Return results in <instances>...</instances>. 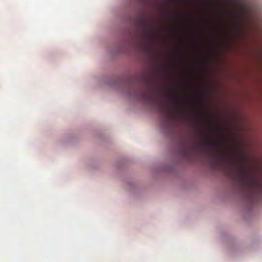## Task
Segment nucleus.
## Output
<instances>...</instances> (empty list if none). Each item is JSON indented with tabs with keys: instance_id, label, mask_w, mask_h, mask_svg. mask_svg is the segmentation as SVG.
<instances>
[{
	"instance_id": "6",
	"label": "nucleus",
	"mask_w": 262,
	"mask_h": 262,
	"mask_svg": "<svg viewBox=\"0 0 262 262\" xmlns=\"http://www.w3.org/2000/svg\"><path fill=\"white\" fill-rule=\"evenodd\" d=\"M144 34L146 38L151 40H155L158 36L157 32L150 29L145 30L144 31Z\"/></svg>"
},
{
	"instance_id": "5",
	"label": "nucleus",
	"mask_w": 262,
	"mask_h": 262,
	"mask_svg": "<svg viewBox=\"0 0 262 262\" xmlns=\"http://www.w3.org/2000/svg\"><path fill=\"white\" fill-rule=\"evenodd\" d=\"M159 110L161 113H162L164 115L166 119H168L175 111L174 110L170 109L163 105L159 106Z\"/></svg>"
},
{
	"instance_id": "7",
	"label": "nucleus",
	"mask_w": 262,
	"mask_h": 262,
	"mask_svg": "<svg viewBox=\"0 0 262 262\" xmlns=\"http://www.w3.org/2000/svg\"><path fill=\"white\" fill-rule=\"evenodd\" d=\"M143 97L145 100H146L149 102H150L152 103L155 102V100H154V98L152 97V96H151L150 94H149L146 92H145L143 93Z\"/></svg>"
},
{
	"instance_id": "4",
	"label": "nucleus",
	"mask_w": 262,
	"mask_h": 262,
	"mask_svg": "<svg viewBox=\"0 0 262 262\" xmlns=\"http://www.w3.org/2000/svg\"><path fill=\"white\" fill-rule=\"evenodd\" d=\"M171 101L172 104L177 108H179L182 105V102L180 100L179 96L175 93L170 95Z\"/></svg>"
},
{
	"instance_id": "9",
	"label": "nucleus",
	"mask_w": 262,
	"mask_h": 262,
	"mask_svg": "<svg viewBox=\"0 0 262 262\" xmlns=\"http://www.w3.org/2000/svg\"><path fill=\"white\" fill-rule=\"evenodd\" d=\"M188 151H188V149L187 148H185V149H184V152H185V153H187Z\"/></svg>"
},
{
	"instance_id": "8",
	"label": "nucleus",
	"mask_w": 262,
	"mask_h": 262,
	"mask_svg": "<svg viewBox=\"0 0 262 262\" xmlns=\"http://www.w3.org/2000/svg\"><path fill=\"white\" fill-rule=\"evenodd\" d=\"M212 164L213 166H216L218 165L219 161H214L212 162Z\"/></svg>"
},
{
	"instance_id": "1",
	"label": "nucleus",
	"mask_w": 262,
	"mask_h": 262,
	"mask_svg": "<svg viewBox=\"0 0 262 262\" xmlns=\"http://www.w3.org/2000/svg\"><path fill=\"white\" fill-rule=\"evenodd\" d=\"M234 171V179L250 192L253 193L262 187V184L259 181L250 177L241 168L235 167Z\"/></svg>"
},
{
	"instance_id": "3",
	"label": "nucleus",
	"mask_w": 262,
	"mask_h": 262,
	"mask_svg": "<svg viewBox=\"0 0 262 262\" xmlns=\"http://www.w3.org/2000/svg\"><path fill=\"white\" fill-rule=\"evenodd\" d=\"M238 18L241 20L250 21L253 19L252 9L249 7L243 6L239 11Z\"/></svg>"
},
{
	"instance_id": "2",
	"label": "nucleus",
	"mask_w": 262,
	"mask_h": 262,
	"mask_svg": "<svg viewBox=\"0 0 262 262\" xmlns=\"http://www.w3.org/2000/svg\"><path fill=\"white\" fill-rule=\"evenodd\" d=\"M198 136L203 139L202 146L204 148L213 152L216 157H220L222 156V154L216 152L220 145L218 141L213 140L203 132H198Z\"/></svg>"
},
{
	"instance_id": "10",
	"label": "nucleus",
	"mask_w": 262,
	"mask_h": 262,
	"mask_svg": "<svg viewBox=\"0 0 262 262\" xmlns=\"http://www.w3.org/2000/svg\"><path fill=\"white\" fill-rule=\"evenodd\" d=\"M179 2H181V1H179Z\"/></svg>"
}]
</instances>
